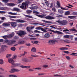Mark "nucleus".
<instances>
[{"label":"nucleus","instance_id":"32","mask_svg":"<svg viewBox=\"0 0 77 77\" xmlns=\"http://www.w3.org/2000/svg\"><path fill=\"white\" fill-rule=\"evenodd\" d=\"M25 17H27V18H33V17H32V16L25 15Z\"/></svg>","mask_w":77,"mask_h":77},{"label":"nucleus","instance_id":"61","mask_svg":"<svg viewBox=\"0 0 77 77\" xmlns=\"http://www.w3.org/2000/svg\"><path fill=\"white\" fill-rule=\"evenodd\" d=\"M66 57L67 60H70V57L69 56H67Z\"/></svg>","mask_w":77,"mask_h":77},{"label":"nucleus","instance_id":"57","mask_svg":"<svg viewBox=\"0 0 77 77\" xmlns=\"http://www.w3.org/2000/svg\"><path fill=\"white\" fill-rule=\"evenodd\" d=\"M70 30H71L72 31H74V32H76V30L74 28H72L70 29Z\"/></svg>","mask_w":77,"mask_h":77},{"label":"nucleus","instance_id":"43","mask_svg":"<svg viewBox=\"0 0 77 77\" xmlns=\"http://www.w3.org/2000/svg\"><path fill=\"white\" fill-rule=\"evenodd\" d=\"M11 50H12V51H15L16 50L15 48L14 47H13L11 48Z\"/></svg>","mask_w":77,"mask_h":77},{"label":"nucleus","instance_id":"56","mask_svg":"<svg viewBox=\"0 0 77 77\" xmlns=\"http://www.w3.org/2000/svg\"><path fill=\"white\" fill-rule=\"evenodd\" d=\"M34 32L35 33H41V32L40 31H38L37 30H35L34 31Z\"/></svg>","mask_w":77,"mask_h":77},{"label":"nucleus","instance_id":"4","mask_svg":"<svg viewBox=\"0 0 77 77\" xmlns=\"http://www.w3.org/2000/svg\"><path fill=\"white\" fill-rule=\"evenodd\" d=\"M12 21H16L17 22V23H26V21L24 20H21V19H17V20H14L12 19H10Z\"/></svg>","mask_w":77,"mask_h":77},{"label":"nucleus","instance_id":"30","mask_svg":"<svg viewBox=\"0 0 77 77\" xmlns=\"http://www.w3.org/2000/svg\"><path fill=\"white\" fill-rule=\"evenodd\" d=\"M70 55H72V56H77V54L75 53H72Z\"/></svg>","mask_w":77,"mask_h":77},{"label":"nucleus","instance_id":"15","mask_svg":"<svg viewBox=\"0 0 77 77\" xmlns=\"http://www.w3.org/2000/svg\"><path fill=\"white\" fill-rule=\"evenodd\" d=\"M3 26H5L6 27V26H10L11 25H10V24L9 23H5L3 24Z\"/></svg>","mask_w":77,"mask_h":77},{"label":"nucleus","instance_id":"42","mask_svg":"<svg viewBox=\"0 0 77 77\" xmlns=\"http://www.w3.org/2000/svg\"><path fill=\"white\" fill-rule=\"evenodd\" d=\"M0 18L2 20H6V17H0Z\"/></svg>","mask_w":77,"mask_h":77},{"label":"nucleus","instance_id":"18","mask_svg":"<svg viewBox=\"0 0 77 77\" xmlns=\"http://www.w3.org/2000/svg\"><path fill=\"white\" fill-rule=\"evenodd\" d=\"M32 52H33L34 53H36V49L35 47H33L31 49V50Z\"/></svg>","mask_w":77,"mask_h":77},{"label":"nucleus","instance_id":"19","mask_svg":"<svg viewBox=\"0 0 77 77\" xmlns=\"http://www.w3.org/2000/svg\"><path fill=\"white\" fill-rule=\"evenodd\" d=\"M5 45H3L2 46V47L1 48L0 51H5Z\"/></svg>","mask_w":77,"mask_h":77},{"label":"nucleus","instance_id":"17","mask_svg":"<svg viewBox=\"0 0 77 77\" xmlns=\"http://www.w3.org/2000/svg\"><path fill=\"white\" fill-rule=\"evenodd\" d=\"M50 36V34L48 33H47L44 35V37L45 38H48Z\"/></svg>","mask_w":77,"mask_h":77},{"label":"nucleus","instance_id":"28","mask_svg":"<svg viewBox=\"0 0 77 77\" xmlns=\"http://www.w3.org/2000/svg\"><path fill=\"white\" fill-rule=\"evenodd\" d=\"M58 12L60 14H62L63 13V11L61 10H58Z\"/></svg>","mask_w":77,"mask_h":77},{"label":"nucleus","instance_id":"62","mask_svg":"<svg viewBox=\"0 0 77 77\" xmlns=\"http://www.w3.org/2000/svg\"><path fill=\"white\" fill-rule=\"evenodd\" d=\"M31 66H26V68H27V69H29V68H30Z\"/></svg>","mask_w":77,"mask_h":77},{"label":"nucleus","instance_id":"20","mask_svg":"<svg viewBox=\"0 0 77 77\" xmlns=\"http://www.w3.org/2000/svg\"><path fill=\"white\" fill-rule=\"evenodd\" d=\"M45 29L42 28H41L40 29L42 31H43V32H47V31L46 30V29H47L48 28H45Z\"/></svg>","mask_w":77,"mask_h":77},{"label":"nucleus","instance_id":"5","mask_svg":"<svg viewBox=\"0 0 77 77\" xmlns=\"http://www.w3.org/2000/svg\"><path fill=\"white\" fill-rule=\"evenodd\" d=\"M49 31L51 32H53L55 33H58V34H60V35L63 34V33L61 32L57 31H54L52 29H49Z\"/></svg>","mask_w":77,"mask_h":77},{"label":"nucleus","instance_id":"29","mask_svg":"<svg viewBox=\"0 0 77 77\" xmlns=\"http://www.w3.org/2000/svg\"><path fill=\"white\" fill-rule=\"evenodd\" d=\"M68 18L70 19H73L74 18H75V16H69L68 17Z\"/></svg>","mask_w":77,"mask_h":77},{"label":"nucleus","instance_id":"12","mask_svg":"<svg viewBox=\"0 0 77 77\" xmlns=\"http://www.w3.org/2000/svg\"><path fill=\"white\" fill-rule=\"evenodd\" d=\"M6 5H7V6H10V7H13L14 6H15L16 5V4H14V3H7L6 4Z\"/></svg>","mask_w":77,"mask_h":77},{"label":"nucleus","instance_id":"14","mask_svg":"<svg viewBox=\"0 0 77 77\" xmlns=\"http://www.w3.org/2000/svg\"><path fill=\"white\" fill-rule=\"evenodd\" d=\"M12 11H16V12H20V10L17 8H14L13 9H12Z\"/></svg>","mask_w":77,"mask_h":77},{"label":"nucleus","instance_id":"55","mask_svg":"<svg viewBox=\"0 0 77 77\" xmlns=\"http://www.w3.org/2000/svg\"><path fill=\"white\" fill-rule=\"evenodd\" d=\"M0 10H2V11H4L5 10V8L4 7H0Z\"/></svg>","mask_w":77,"mask_h":77},{"label":"nucleus","instance_id":"25","mask_svg":"<svg viewBox=\"0 0 77 77\" xmlns=\"http://www.w3.org/2000/svg\"><path fill=\"white\" fill-rule=\"evenodd\" d=\"M29 1H27L26 2H23V3H24V5H25L26 6L27 5H29Z\"/></svg>","mask_w":77,"mask_h":77},{"label":"nucleus","instance_id":"46","mask_svg":"<svg viewBox=\"0 0 77 77\" xmlns=\"http://www.w3.org/2000/svg\"><path fill=\"white\" fill-rule=\"evenodd\" d=\"M17 55H14L13 57V58L14 59H15L17 58Z\"/></svg>","mask_w":77,"mask_h":77},{"label":"nucleus","instance_id":"10","mask_svg":"<svg viewBox=\"0 0 77 77\" xmlns=\"http://www.w3.org/2000/svg\"><path fill=\"white\" fill-rule=\"evenodd\" d=\"M55 42H57V41L55 40H49L48 41V43L49 44H51V45H52V44H56Z\"/></svg>","mask_w":77,"mask_h":77},{"label":"nucleus","instance_id":"41","mask_svg":"<svg viewBox=\"0 0 77 77\" xmlns=\"http://www.w3.org/2000/svg\"><path fill=\"white\" fill-rule=\"evenodd\" d=\"M56 17L57 18H60V17H62V16L61 15L57 14V16H56Z\"/></svg>","mask_w":77,"mask_h":77},{"label":"nucleus","instance_id":"48","mask_svg":"<svg viewBox=\"0 0 77 77\" xmlns=\"http://www.w3.org/2000/svg\"><path fill=\"white\" fill-rule=\"evenodd\" d=\"M20 68H26V66H20Z\"/></svg>","mask_w":77,"mask_h":77},{"label":"nucleus","instance_id":"49","mask_svg":"<svg viewBox=\"0 0 77 77\" xmlns=\"http://www.w3.org/2000/svg\"><path fill=\"white\" fill-rule=\"evenodd\" d=\"M32 62V61H31V60L27 58V60H26V62Z\"/></svg>","mask_w":77,"mask_h":77},{"label":"nucleus","instance_id":"35","mask_svg":"<svg viewBox=\"0 0 77 77\" xmlns=\"http://www.w3.org/2000/svg\"><path fill=\"white\" fill-rule=\"evenodd\" d=\"M0 64H3V60L2 59H0Z\"/></svg>","mask_w":77,"mask_h":77},{"label":"nucleus","instance_id":"11","mask_svg":"<svg viewBox=\"0 0 77 77\" xmlns=\"http://www.w3.org/2000/svg\"><path fill=\"white\" fill-rule=\"evenodd\" d=\"M45 18L47 20H54V17L51 16H48L46 17Z\"/></svg>","mask_w":77,"mask_h":77},{"label":"nucleus","instance_id":"21","mask_svg":"<svg viewBox=\"0 0 77 77\" xmlns=\"http://www.w3.org/2000/svg\"><path fill=\"white\" fill-rule=\"evenodd\" d=\"M2 38L5 39H8V38H9V35H7L3 36H2Z\"/></svg>","mask_w":77,"mask_h":77},{"label":"nucleus","instance_id":"50","mask_svg":"<svg viewBox=\"0 0 77 77\" xmlns=\"http://www.w3.org/2000/svg\"><path fill=\"white\" fill-rule=\"evenodd\" d=\"M10 56H11V54H8L7 55L6 57H7V58H8V57H10Z\"/></svg>","mask_w":77,"mask_h":77},{"label":"nucleus","instance_id":"23","mask_svg":"<svg viewBox=\"0 0 77 77\" xmlns=\"http://www.w3.org/2000/svg\"><path fill=\"white\" fill-rule=\"evenodd\" d=\"M8 35L9 38H12V37L14 36V34L13 33L10 34H9Z\"/></svg>","mask_w":77,"mask_h":77},{"label":"nucleus","instance_id":"24","mask_svg":"<svg viewBox=\"0 0 77 77\" xmlns=\"http://www.w3.org/2000/svg\"><path fill=\"white\" fill-rule=\"evenodd\" d=\"M70 14V11H66L65 13V15H68Z\"/></svg>","mask_w":77,"mask_h":77},{"label":"nucleus","instance_id":"9","mask_svg":"<svg viewBox=\"0 0 77 77\" xmlns=\"http://www.w3.org/2000/svg\"><path fill=\"white\" fill-rule=\"evenodd\" d=\"M34 5H35L33 4L32 5V7H30L29 8L33 11H36L38 9V7L36 6H34Z\"/></svg>","mask_w":77,"mask_h":77},{"label":"nucleus","instance_id":"13","mask_svg":"<svg viewBox=\"0 0 77 77\" xmlns=\"http://www.w3.org/2000/svg\"><path fill=\"white\" fill-rule=\"evenodd\" d=\"M11 40H6L5 41V42L8 45H11Z\"/></svg>","mask_w":77,"mask_h":77},{"label":"nucleus","instance_id":"33","mask_svg":"<svg viewBox=\"0 0 77 77\" xmlns=\"http://www.w3.org/2000/svg\"><path fill=\"white\" fill-rule=\"evenodd\" d=\"M57 5L58 6L59 8H60V2L59 1H57Z\"/></svg>","mask_w":77,"mask_h":77},{"label":"nucleus","instance_id":"51","mask_svg":"<svg viewBox=\"0 0 77 77\" xmlns=\"http://www.w3.org/2000/svg\"><path fill=\"white\" fill-rule=\"evenodd\" d=\"M5 13H6V11H0V14H5Z\"/></svg>","mask_w":77,"mask_h":77},{"label":"nucleus","instance_id":"6","mask_svg":"<svg viewBox=\"0 0 77 77\" xmlns=\"http://www.w3.org/2000/svg\"><path fill=\"white\" fill-rule=\"evenodd\" d=\"M19 71H20V70L17 69H11V71H10L9 72L11 73H13L15 72H19Z\"/></svg>","mask_w":77,"mask_h":77},{"label":"nucleus","instance_id":"22","mask_svg":"<svg viewBox=\"0 0 77 77\" xmlns=\"http://www.w3.org/2000/svg\"><path fill=\"white\" fill-rule=\"evenodd\" d=\"M35 15H36V16H37V17H38L42 18H43V17H45V16H44V15H38L36 14H35Z\"/></svg>","mask_w":77,"mask_h":77},{"label":"nucleus","instance_id":"34","mask_svg":"<svg viewBox=\"0 0 77 77\" xmlns=\"http://www.w3.org/2000/svg\"><path fill=\"white\" fill-rule=\"evenodd\" d=\"M63 38H69V35H65L63 36Z\"/></svg>","mask_w":77,"mask_h":77},{"label":"nucleus","instance_id":"7","mask_svg":"<svg viewBox=\"0 0 77 77\" xmlns=\"http://www.w3.org/2000/svg\"><path fill=\"white\" fill-rule=\"evenodd\" d=\"M11 25L13 27H15L17 26V23L15 22H11Z\"/></svg>","mask_w":77,"mask_h":77},{"label":"nucleus","instance_id":"54","mask_svg":"<svg viewBox=\"0 0 77 77\" xmlns=\"http://www.w3.org/2000/svg\"><path fill=\"white\" fill-rule=\"evenodd\" d=\"M52 11H53L54 12H56V8H52Z\"/></svg>","mask_w":77,"mask_h":77},{"label":"nucleus","instance_id":"60","mask_svg":"<svg viewBox=\"0 0 77 77\" xmlns=\"http://www.w3.org/2000/svg\"><path fill=\"white\" fill-rule=\"evenodd\" d=\"M18 3H21L23 1V0H18Z\"/></svg>","mask_w":77,"mask_h":77},{"label":"nucleus","instance_id":"8","mask_svg":"<svg viewBox=\"0 0 77 77\" xmlns=\"http://www.w3.org/2000/svg\"><path fill=\"white\" fill-rule=\"evenodd\" d=\"M22 5L20 6V8H21V9H23V10H26V7L27 6L24 5V3H23V2L22 4Z\"/></svg>","mask_w":77,"mask_h":77},{"label":"nucleus","instance_id":"52","mask_svg":"<svg viewBox=\"0 0 77 77\" xmlns=\"http://www.w3.org/2000/svg\"><path fill=\"white\" fill-rule=\"evenodd\" d=\"M33 13L34 14H39V12H38V11H33Z\"/></svg>","mask_w":77,"mask_h":77},{"label":"nucleus","instance_id":"40","mask_svg":"<svg viewBox=\"0 0 77 77\" xmlns=\"http://www.w3.org/2000/svg\"><path fill=\"white\" fill-rule=\"evenodd\" d=\"M11 41V45L12 44H15V42H16V41L14 40H12Z\"/></svg>","mask_w":77,"mask_h":77},{"label":"nucleus","instance_id":"58","mask_svg":"<svg viewBox=\"0 0 77 77\" xmlns=\"http://www.w3.org/2000/svg\"><path fill=\"white\" fill-rule=\"evenodd\" d=\"M29 71H30V72H32L33 71H34V70H33V69H29Z\"/></svg>","mask_w":77,"mask_h":77},{"label":"nucleus","instance_id":"31","mask_svg":"<svg viewBox=\"0 0 77 77\" xmlns=\"http://www.w3.org/2000/svg\"><path fill=\"white\" fill-rule=\"evenodd\" d=\"M27 59V58H23L22 59V61H24V62H26Z\"/></svg>","mask_w":77,"mask_h":77},{"label":"nucleus","instance_id":"38","mask_svg":"<svg viewBox=\"0 0 77 77\" xmlns=\"http://www.w3.org/2000/svg\"><path fill=\"white\" fill-rule=\"evenodd\" d=\"M9 77H17V76L15 75H10L9 76Z\"/></svg>","mask_w":77,"mask_h":77},{"label":"nucleus","instance_id":"45","mask_svg":"<svg viewBox=\"0 0 77 77\" xmlns=\"http://www.w3.org/2000/svg\"><path fill=\"white\" fill-rule=\"evenodd\" d=\"M48 66V65H43V68H47Z\"/></svg>","mask_w":77,"mask_h":77},{"label":"nucleus","instance_id":"16","mask_svg":"<svg viewBox=\"0 0 77 77\" xmlns=\"http://www.w3.org/2000/svg\"><path fill=\"white\" fill-rule=\"evenodd\" d=\"M42 21L44 22V23H48V24H51V23H53L52 22L47 21L45 20H42Z\"/></svg>","mask_w":77,"mask_h":77},{"label":"nucleus","instance_id":"36","mask_svg":"<svg viewBox=\"0 0 77 77\" xmlns=\"http://www.w3.org/2000/svg\"><path fill=\"white\" fill-rule=\"evenodd\" d=\"M26 30L28 32H30V30H31V29L30 27H28L26 28Z\"/></svg>","mask_w":77,"mask_h":77},{"label":"nucleus","instance_id":"1","mask_svg":"<svg viewBox=\"0 0 77 77\" xmlns=\"http://www.w3.org/2000/svg\"><path fill=\"white\" fill-rule=\"evenodd\" d=\"M8 61L10 63H11V65L14 66H20V64L15 63V61L13 60V59L12 58H9L8 59Z\"/></svg>","mask_w":77,"mask_h":77},{"label":"nucleus","instance_id":"53","mask_svg":"<svg viewBox=\"0 0 77 77\" xmlns=\"http://www.w3.org/2000/svg\"><path fill=\"white\" fill-rule=\"evenodd\" d=\"M2 2H4L5 3H8L9 2V0H3Z\"/></svg>","mask_w":77,"mask_h":77},{"label":"nucleus","instance_id":"44","mask_svg":"<svg viewBox=\"0 0 77 77\" xmlns=\"http://www.w3.org/2000/svg\"><path fill=\"white\" fill-rule=\"evenodd\" d=\"M45 2L47 6H48V2L46 0H45Z\"/></svg>","mask_w":77,"mask_h":77},{"label":"nucleus","instance_id":"2","mask_svg":"<svg viewBox=\"0 0 77 77\" xmlns=\"http://www.w3.org/2000/svg\"><path fill=\"white\" fill-rule=\"evenodd\" d=\"M16 33L19 36L21 37L23 36H24V35H26L27 34V32H26V31L20 30L17 31Z\"/></svg>","mask_w":77,"mask_h":77},{"label":"nucleus","instance_id":"39","mask_svg":"<svg viewBox=\"0 0 77 77\" xmlns=\"http://www.w3.org/2000/svg\"><path fill=\"white\" fill-rule=\"evenodd\" d=\"M26 12L28 14H29L30 13H31V12H32V11L30 10H28L26 11Z\"/></svg>","mask_w":77,"mask_h":77},{"label":"nucleus","instance_id":"59","mask_svg":"<svg viewBox=\"0 0 77 77\" xmlns=\"http://www.w3.org/2000/svg\"><path fill=\"white\" fill-rule=\"evenodd\" d=\"M31 56L32 57H38L39 56L38 55L35 56V55H32V54H31Z\"/></svg>","mask_w":77,"mask_h":77},{"label":"nucleus","instance_id":"47","mask_svg":"<svg viewBox=\"0 0 77 77\" xmlns=\"http://www.w3.org/2000/svg\"><path fill=\"white\" fill-rule=\"evenodd\" d=\"M41 28H42V27L39 26V27H37L36 28V29L37 30H40V29H41Z\"/></svg>","mask_w":77,"mask_h":77},{"label":"nucleus","instance_id":"64","mask_svg":"<svg viewBox=\"0 0 77 77\" xmlns=\"http://www.w3.org/2000/svg\"><path fill=\"white\" fill-rule=\"evenodd\" d=\"M60 50H64V47L60 48Z\"/></svg>","mask_w":77,"mask_h":77},{"label":"nucleus","instance_id":"26","mask_svg":"<svg viewBox=\"0 0 77 77\" xmlns=\"http://www.w3.org/2000/svg\"><path fill=\"white\" fill-rule=\"evenodd\" d=\"M8 14H10V15H16L17 14L15 13H12L11 12H9Z\"/></svg>","mask_w":77,"mask_h":77},{"label":"nucleus","instance_id":"3","mask_svg":"<svg viewBox=\"0 0 77 77\" xmlns=\"http://www.w3.org/2000/svg\"><path fill=\"white\" fill-rule=\"evenodd\" d=\"M56 22L58 23L59 24L61 25H63V26H65L66 25L67 23V21L66 20H63L62 21L60 20H57L56 21Z\"/></svg>","mask_w":77,"mask_h":77},{"label":"nucleus","instance_id":"63","mask_svg":"<svg viewBox=\"0 0 77 77\" xmlns=\"http://www.w3.org/2000/svg\"><path fill=\"white\" fill-rule=\"evenodd\" d=\"M69 30L67 29H64V30H63V32H69Z\"/></svg>","mask_w":77,"mask_h":77},{"label":"nucleus","instance_id":"37","mask_svg":"<svg viewBox=\"0 0 77 77\" xmlns=\"http://www.w3.org/2000/svg\"><path fill=\"white\" fill-rule=\"evenodd\" d=\"M33 69H37V70H40L41 69V68L40 67H37V68H33Z\"/></svg>","mask_w":77,"mask_h":77},{"label":"nucleus","instance_id":"27","mask_svg":"<svg viewBox=\"0 0 77 77\" xmlns=\"http://www.w3.org/2000/svg\"><path fill=\"white\" fill-rule=\"evenodd\" d=\"M24 41H20L18 42V44H24Z\"/></svg>","mask_w":77,"mask_h":77}]
</instances>
